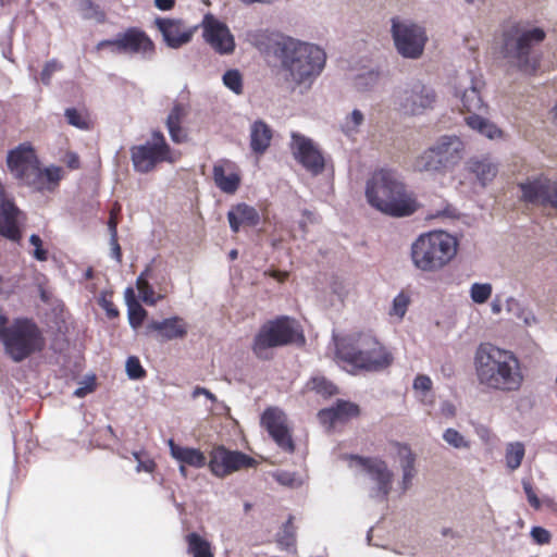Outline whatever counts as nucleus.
<instances>
[{
	"label": "nucleus",
	"mask_w": 557,
	"mask_h": 557,
	"mask_svg": "<svg viewBox=\"0 0 557 557\" xmlns=\"http://www.w3.org/2000/svg\"><path fill=\"white\" fill-rule=\"evenodd\" d=\"M230 408L224 405L223 403H220L216 397L211 393V416H218V414H228Z\"/></svg>",
	"instance_id": "obj_64"
},
{
	"label": "nucleus",
	"mask_w": 557,
	"mask_h": 557,
	"mask_svg": "<svg viewBox=\"0 0 557 557\" xmlns=\"http://www.w3.org/2000/svg\"><path fill=\"white\" fill-rule=\"evenodd\" d=\"M391 34L397 52L406 59H419L428 42L425 28L409 20L398 16L391 20Z\"/></svg>",
	"instance_id": "obj_11"
},
{
	"label": "nucleus",
	"mask_w": 557,
	"mask_h": 557,
	"mask_svg": "<svg viewBox=\"0 0 557 557\" xmlns=\"http://www.w3.org/2000/svg\"><path fill=\"white\" fill-rule=\"evenodd\" d=\"M125 372L131 381L143 380L146 375V370L137 356H128L125 361Z\"/></svg>",
	"instance_id": "obj_47"
},
{
	"label": "nucleus",
	"mask_w": 557,
	"mask_h": 557,
	"mask_svg": "<svg viewBox=\"0 0 557 557\" xmlns=\"http://www.w3.org/2000/svg\"><path fill=\"white\" fill-rule=\"evenodd\" d=\"M211 48L220 54H231L235 49V40L228 27L211 15Z\"/></svg>",
	"instance_id": "obj_28"
},
{
	"label": "nucleus",
	"mask_w": 557,
	"mask_h": 557,
	"mask_svg": "<svg viewBox=\"0 0 557 557\" xmlns=\"http://www.w3.org/2000/svg\"><path fill=\"white\" fill-rule=\"evenodd\" d=\"M27 223V214L4 186H0V237L20 245Z\"/></svg>",
	"instance_id": "obj_14"
},
{
	"label": "nucleus",
	"mask_w": 557,
	"mask_h": 557,
	"mask_svg": "<svg viewBox=\"0 0 557 557\" xmlns=\"http://www.w3.org/2000/svg\"><path fill=\"white\" fill-rule=\"evenodd\" d=\"M525 454L524 445L521 442L509 443L506 447L505 460L510 470H516L521 466Z\"/></svg>",
	"instance_id": "obj_36"
},
{
	"label": "nucleus",
	"mask_w": 557,
	"mask_h": 557,
	"mask_svg": "<svg viewBox=\"0 0 557 557\" xmlns=\"http://www.w3.org/2000/svg\"><path fill=\"white\" fill-rule=\"evenodd\" d=\"M350 458L376 483V486L370 491V497L377 502H385L391 493L394 476L387 463L379 458L361 457L358 455H351Z\"/></svg>",
	"instance_id": "obj_18"
},
{
	"label": "nucleus",
	"mask_w": 557,
	"mask_h": 557,
	"mask_svg": "<svg viewBox=\"0 0 557 557\" xmlns=\"http://www.w3.org/2000/svg\"><path fill=\"white\" fill-rule=\"evenodd\" d=\"M7 166L20 186L28 187L34 193H53L63 178L61 166L41 165L29 143H22L9 150Z\"/></svg>",
	"instance_id": "obj_3"
},
{
	"label": "nucleus",
	"mask_w": 557,
	"mask_h": 557,
	"mask_svg": "<svg viewBox=\"0 0 557 557\" xmlns=\"http://www.w3.org/2000/svg\"><path fill=\"white\" fill-rule=\"evenodd\" d=\"M483 86V81L472 72H467L459 77L456 94L460 96L463 108L472 114L485 110V104L481 97Z\"/></svg>",
	"instance_id": "obj_21"
},
{
	"label": "nucleus",
	"mask_w": 557,
	"mask_h": 557,
	"mask_svg": "<svg viewBox=\"0 0 557 557\" xmlns=\"http://www.w3.org/2000/svg\"><path fill=\"white\" fill-rule=\"evenodd\" d=\"M272 131L263 121H256L250 128V148L256 153H263L270 146Z\"/></svg>",
	"instance_id": "obj_30"
},
{
	"label": "nucleus",
	"mask_w": 557,
	"mask_h": 557,
	"mask_svg": "<svg viewBox=\"0 0 557 557\" xmlns=\"http://www.w3.org/2000/svg\"><path fill=\"white\" fill-rule=\"evenodd\" d=\"M133 168L138 173H149L163 161H172L171 156H161L149 148L148 144L135 145L131 148Z\"/></svg>",
	"instance_id": "obj_25"
},
{
	"label": "nucleus",
	"mask_w": 557,
	"mask_h": 557,
	"mask_svg": "<svg viewBox=\"0 0 557 557\" xmlns=\"http://www.w3.org/2000/svg\"><path fill=\"white\" fill-rule=\"evenodd\" d=\"M475 368L481 383L499 382L519 383L522 380L519 361L508 350L492 344H481L475 352Z\"/></svg>",
	"instance_id": "obj_6"
},
{
	"label": "nucleus",
	"mask_w": 557,
	"mask_h": 557,
	"mask_svg": "<svg viewBox=\"0 0 557 557\" xmlns=\"http://www.w3.org/2000/svg\"><path fill=\"white\" fill-rule=\"evenodd\" d=\"M317 416H318L320 423L323 425L333 426L336 422H339L338 416H337L333 405L330 407L320 409L318 411Z\"/></svg>",
	"instance_id": "obj_58"
},
{
	"label": "nucleus",
	"mask_w": 557,
	"mask_h": 557,
	"mask_svg": "<svg viewBox=\"0 0 557 557\" xmlns=\"http://www.w3.org/2000/svg\"><path fill=\"white\" fill-rule=\"evenodd\" d=\"M70 339L62 326H58L51 337L49 349L51 351L50 362L57 364V376H64L65 373H77L82 362V354L70 348Z\"/></svg>",
	"instance_id": "obj_15"
},
{
	"label": "nucleus",
	"mask_w": 557,
	"mask_h": 557,
	"mask_svg": "<svg viewBox=\"0 0 557 557\" xmlns=\"http://www.w3.org/2000/svg\"><path fill=\"white\" fill-rule=\"evenodd\" d=\"M260 424L283 451L293 454L295 443L287 425V416L278 407H268L260 416Z\"/></svg>",
	"instance_id": "obj_17"
},
{
	"label": "nucleus",
	"mask_w": 557,
	"mask_h": 557,
	"mask_svg": "<svg viewBox=\"0 0 557 557\" xmlns=\"http://www.w3.org/2000/svg\"><path fill=\"white\" fill-rule=\"evenodd\" d=\"M336 357L350 374L380 372L393 362L392 354L370 333H356L336 341Z\"/></svg>",
	"instance_id": "obj_2"
},
{
	"label": "nucleus",
	"mask_w": 557,
	"mask_h": 557,
	"mask_svg": "<svg viewBox=\"0 0 557 557\" xmlns=\"http://www.w3.org/2000/svg\"><path fill=\"white\" fill-rule=\"evenodd\" d=\"M227 220L231 230L237 233L242 226H257L260 222V214L253 207L247 203H238L230 209Z\"/></svg>",
	"instance_id": "obj_27"
},
{
	"label": "nucleus",
	"mask_w": 557,
	"mask_h": 557,
	"mask_svg": "<svg viewBox=\"0 0 557 557\" xmlns=\"http://www.w3.org/2000/svg\"><path fill=\"white\" fill-rule=\"evenodd\" d=\"M108 230L110 233L111 257L116 262L121 263L123 253H122V248L119 244L117 227L114 223H109Z\"/></svg>",
	"instance_id": "obj_54"
},
{
	"label": "nucleus",
	"mask_w": 557,
	"mask_h": 557,
	"mask_svg": "<svg viewBox=\"0 0 557 557\" xmlns=\"http://www.w3.org/2000/svg\"><path fill=\"white\" fill-rule=\"evenodd\" d=\"M156 334V338L161 342L183 339L187 333V324L180 315H171L162 320H151L141 332L145 336Z\"/></svg>",
	"instance_id": "obj_22"
},
{
	"label": "nucleus",
	"mask_w": 557,
	"mask_h": 557,
	"mask_svg": "<svg viewBox=\"0 0 557 557\" xmlns=\"http://www.w3.org/2000/svg\"><path fill=\"white\" fill-rule=\"evenodd\" d=\"M273 54L280 61L281 75L289 89L308 91L322 73L326 53L319 46L283 34L268 37Z\"/></svg>",
	"instance_id": "obj_1"
},
{
	"label": "nucleus",
	"mask_w": 557,
	"mask_h": 557,
	"mask_svg": "<svg viewBox=\"0 0 557 557\" xmlns=\"http://www.w3.org/2000/svg\"><path fill=\"white\" fill-rule=\"evenodd\" d=\"M62 65L55 60H49L45 63L41 72H40V81L45 86H49L51 84L52 75L61 70Z\"/></svg>",
	"instance_id": "obj_56"
},
{
	"label": "nucleus",
	"mask_w": 557,
	"mask_h": 557,
	"mask_svg": "<svg viewBox=\"0 0 557 557\" xmlns=\"http://www.w3.org/2000/svg\"><path fill=\"white\" fill-rule=\"evenodd\" d=\"M466 122L469 127L486 136L490 139H494L500 136L502 134L500 129L495 124L484 119L479 113H474L467 116Z\"/></svg>",
	"instance_id": "obj_34"
},
{
	"label": "nucleus",
	"mask_w": 557,
	"mask_h": 557,
	"mask_svg": "<svg viewBox=\"0 0 557 557\" xmlns=\"http://www.w3.org/2000/svg\"><path fill=\"white\" fill-rule=\"evenodd\" d=\"M28 242L34 247L32 252L33 258L40 262L47 261L49 258V251L44 247V243L39 234H30Z\"/></svg>",
	"instance_id": "obj_52"
},
{
	"label": "nucleus",
	"mask_w": 557,
	"mask_h": 557,
	"mask_svg": "<svg viewBox=\"0 0 557 557\" xmlns=\"http://www.w3.org/2000/svg\"><path fill=\"white\" fill-rule=\"evenodd\" d=\"M84 357L82 356V362L79 370L77 373H65L64 376H57V380H63L64 383H96V374L95 373H87L84 376L82 375L83 369H84Z\"/></svg>",
	"instance_id": "obj_51"
},
{
	"label": "nucleus",
	"mask_w": 557,
	"mask_h": 557,
	"mask_svg": "<svg viewBox=\"0 0 557 557\" xmlns=\"http://www.w3.org/2000/svg\"><path fill=\"white\" fill-rule=\"evenodd\" d=\"M4 352L14 362H22L40 352L46 345L37 323L27 317H17L11 322L10 332L2 343Z\"/></svg>",
	"instance_id": "obj_7"
},
{
	"label": "nucleus",
	"mask_w": 557,
	"mask_h": 557,
	"mask_svg": "<svg viewBox=\"0 0 557 557\" xmlns=\"http://www.w3.org/2000/svg\"><path fill=\"white\" fill-rule=\"evenodd\" d=\"M170 446L173 457L176 458L177 460L197 468L202 467L205 465L206 458L203 454L200 453L199 450L177 446L174 444L173 441H170Z\"/></svg>",
	"instance_id": "obj_33"
},
{
	"label": "nucleus",
	"mask_w": 557,
	"mask_h": 557,
	"mask_svg": "<svg viewBox=\"0 0 557 557\" xmlns=\"http://www.w3.org/2000/svg\"><path fill=\"white\" fill-rule=\"evenodd\" d=\"M396 453L399 460L400 469L410 468L416 466L417 456L411 450L410 446L405 443H396Z\"/></svg>",
	"instance_id": "obj_48"
},
{
	"label": "nucleus",
	"mask_w": 557,
	"mask_h": 557,
	"mask_svg": "<svg viewBox=\"0 0 557 557\" xmlns=\"http://www.w3.org/2000/svg\"><path fill=\"white\" fill-rule=\"evenodd\" d=\"M523 491L525 493L529 504L533 508L539 509L541 507V502H540L539 497L536 496L535 492L533 491L532 485L529 482H523Z\"/></svg>",
	"instance_id": "obj_63"
},
{
	"label": "nucleus",
	"mask_w": 557,
	"mask_h": 557,
	"mask_svg": "<svg viewBox=\"0 0 557 557\" xmlns=\"http://www.w3.org/2000/svg\"><path fill=\"white\" fill-rule=\"evenodd\" d=\"M276 541L280 546L284 548H290L296 543V528L293 523V516L282 524L281 529L276 534Z\"/></svg>",
	"instance_id": "obj_38"
},
{
	"label": "nucleus",
	"mask_w": 557,
	"mask_h": 557,
	"mask_svg": "<svg viewBox=\"0 0 557 557\" xmlns=\"http://www.w3.org/2000/svg\"><path fill=\"white\" fill-rule=\"evenodd\" d=\"M290 149L294 158L312 175L317 176L324 171L325 159L310 138L293 133Z\"/></svg>",
	"instance_id": "obj_20"
},
{
	"label": "nucleus",
	"mask_w": 557,
	"mask_h": 557,
	"mask_svg": "<svg viewBox=\"0 0 557 557\" xmlns=\"http://www.w3.org/2000/svg\"><path fill=\"white\" fill-rule=\"evenodd\" d=\"M154 27L161 34L163 44L170 49H180L193 40L197 29L201 27V36L209 44V11L202 14L200 24L186 27L183 18L157 16Z\"/></svg>",
	"instance_id": "obj_12"
},
{
	"label": "nucleus",
	"mask_w": 557,
	"mask_h": 557,
	"mask_svg": "<svg viewBox=\"0 0 557 557\" xmlns=\"http://www.w3.org/2000/svg\"><path fill=\"white\" fill-rule=\"evenodd\" d=\"M416 392V397L426 406L434 405L433 385H412Z\"/></svg>",
	"instance_id": "obj_57"
},
{
	"label": "nucleus",
	"mask_w": 557,
	"mask_h": 557,
	"mask_svg": "<svg viewBox=\"0 0 557 557\" xmlns=\"http://www.w3.org/2000/svg\"><path fill=\"white\" fill-rule=\"evenodd\" d=\"M470 298L474 304H485L492 296L493 287L490 283H473L470 286Z\"/></svg>",
	"instance_id": "obj_46"
},
{
	"label": "nucleus",
	"mask_w": 557,
	"mask_h": 557,
	"mask_svg": "<svg viewBox=\"0 0 557 557\" xmlns=\"http://www.w3.org/2000/svg\"><path fill=\"white\" fill-rule=\"evenodd\" d=\"M215 185L225 194H235L240 184V175L235 163L224 161L213 168Z\"/></svg>",
	"instance_id": "obj_26"
},
{
	"label": "nucleus",
	"mask_w": 557,
	"mask_h": 557,
	"mask_svg": "<svg viewBox=\"0 0 557 557\" xmlns=\"http://www.w3.org/2000/svg\"><path fill=\"white\" fill-rule=\"evenodd\" d=\"M440 159L445 172L448 173L457 166L462 159L463 144L457 136H442L431 146Z\"/></svg>",
	"instance_id": "obj_23"
},
{
	"label": "nucleus",
	"mask_w": 557,
	"mask_h": 557,
	"mask_svg": "<svg viewBox=\"0 0 557 557\" xmlns=\"http://www.w3.org/2000/svg\"><path fill=\"white\" fill-rule=\"evenodd\" d=\"M380 74L377 71L370 70L358 74L354 79V86L359 91L371 90L379 82Z\"/></svg>",
	"instance_id": "obj_44"
},
{
	"label": "nucleus",
	"mask_w": 557,
	"mask_h": 557,
	"mask_svg": "<svg viewBox=\"0 0 557 557\" xmlns=\"http://www.w3.org/2000/svg\"><path fill=\"white\" fill-rule=\"evenodd\" d=\"M457 247V239L444 231L424 233L411 245V260L423 272H436L453 260Z\"/></svg>",
	"instance_id": "obj_5"
},
{
	"label": "nucleus",
	"mask_w": 557,
	"mask_h": 557,
	"mask_svg": "<svg viewBox=\"0 0 557 557\" xmlns=\"http://www.w3.org/2000/svg\"><path fill=\"white\" fill-rule=\"evenodd\" d=\"M436 94L421 81H413L398 87L393 94V103L405 115H421L434 108Z\"/></svg>",
	"instance_id": "obj_13"
},
{
	"label": "nucleus",
	"mask_w": 557,
	"mask_h": 557,
	"mask_svg": "<svg viewBox=\"0 0 557 557\" xmlns=\"http://www.w3.org/2000/svg\"><path fill=\"white\" fill-rule=\"evenodd\" d=\"M468 168L472 172L482 186H486L487 183L492 182L496 176L498 169L488 160L471 159L468 162Z\"/></svg>",
	"instance_id": "obj_32"
},
{
	"label": "nucleus",
	"mask_w": 557,
	"mask_h": 557,
	"mask_svg": "<svg viewBox=\"0 0 557 557\" xmlns=\"http://www.w3.org/2000/svg\"><path fill=\"white\" fill-rule=\"evenodd\" d=\"M109 49L114 55H139L140 59L150 61L156 55V44L151 37L138 26H128L117 32L113 37L100 40L96 51Z\"/></svg>",
	"instance_id": "obj_9"
},
{
	"label": "nucleus",
	"mask_w": 557,
	"mask_h": 557,
	"mask_svg": "<svg viewBox=\"0 0 557 557\" xmlns=\"http://www.w3.org/2000/svg\"><path fill=\"white\" fill-rule=\"evenodd\" d=\"M144 144L161 156H171V146L168 144L164 134L160 129L151 132V136Z\"/></svg>",
	"instance_id": "obj_43"
},
{
	"label": "nucleus",
	"mask_w": 557,
	"mask_h": 557,
	"mask_svg": "<svg viewBox=\"0 0 557 557\" xmlns=\"http://www.w3.org/2000/svg\"><path fill=\"white\" fill-rule=\"evenodd\" d=\"M222 82L226 88L232 90L236 95L243 94V76L236 69L227 70L223 76Z\"/></svg>",
	"instance_id": "obj_45"
},
{
	"label": "nucleus",
	"mask_w": 557,
	"mask_h": 557,
	"mask_svg": "<svg viewBox=\"0 0 557 557\" xmlns=\"http://www.w3.org/2000/svg\"><path fill=\"white\" fill-rule=\"evenodd\" d=\"M443 440L456 449L469 448L470 446L465 436L453 428H448L444 431Z\"/></svg>",
	"instance_id": "obj_50"
},
{
	"label": "nucleus",
	"mask_w": 557,
	"mask_h": 557,
	"mask_svg": "<svg viewBox=\"0 0 557 557\" xmlns=\"http://www.w3.org/2000/svg\"><path fill=\"white\" fill-rule=\"evenodd\" d=\"M531 536L536 544L544 545L549 543L550 533L543 527H533Z\"/></svg>",
	"instance_id": "obj_61"
},
{
	"label": "nucleus",
	"mask_w": 557,
	"mask_h": 557,
	"mask_svg": "<svg viewBox=\"0 0 557 557\" xmlns=\"http://www.w3.org/2000/svg\"><path fill=\"white\" fill-rule=\"evenodd\" d=\"M148 318V311L141 306V304L129 305L127 308V320L131 329L138 333L143 323Z\"/></svg>",
	"instance_id": "obj_40"
},
{
	"label": "nucleus",
	"mask_w": 557,
	"mask_h": 557,
	"mask_svg": "<svg viewBox=\"0 0 557 557\" xmlns=\"http://www.w3.org/2000/svg\"><path fill=\"white\" fill-rule=\"evenodd\" d=\"M506 309L509 313L515 315L517 319H520L523 321V323L528 326H531L537 322L536 317L534 313L524 308L519 300H517L513 297H509L506 300Z\"/></svg>",
	"instance_id": "obj_35"
},
{
	"label": "nucleus",
	"mask_w": 557,
	"mask_h": 557,
	"mask_svg": "<svg viewBox=\"0 0 557 557\" xmlns=\"http://www.w3.org/2000/svg\"><path fill=\"white\" fill-rule=\"evenodd\" d=\"M275 480L288 487H299L302 485V480L295 472L280 471L275 475Z\"/></svg>",
	"instance_id": "obj_55"
},
{
	"label": "nucleus",
	"mask_w": 557,
	"mask_h": 557,
	"mask_svg": "<svg viewBox=\"0 0 557 557\" xmlns=\"http://www.w3.org/2000/svg\"><path fill=\"white\" fill-rule=\"evenodd\" d=\"M441 160L434 153V149L429 147L424 151H422L412 162V169L416 172L420 173H430V174H446L444 168L442 166Z\"/></svg>",
	"instance_id": "obj_29"
},
{
	"label": "nucleus",
	"mask_w": 557,
	"mask_h": 557,
	"mask_svg": "<svg viewBox=\"0 0 557 557\" xmlns=\"http://www.w3.org/2000/svg\"><path fill=\"white\" fill-rule=\"evenodd\" d=\"M161 299H162V296L156 295L154 289L150 284H148V286L146 288H144L143 290H139V293H138L139 302H144L145 305L150 306V307L156 306L158 304V301Z\"/></svg>",
	"instance_id": "obj_59"
},
{
	"label": "nucleus",
	"mask_w": 557,
	"mask_h": 557,
	"mask_svg": "<svg viewBox=\"0 0 557 557\" xmlns=\"http://www.w3.org/2000/svg\"><path fill=\"white\" fill-rule=\"evenodd\" d=\"M305 338L296 320L280 317L263 324L253 339L252 350L259 359H271L272 349L294 343H304Z\"/></svg>",
	"instance_id": "obj_8"
},
{
	"label": "nucleus",
	"mask_w": 557,
	"mask_h": 557,
	"mask_svg": "<svg viewBox=\"0 0 557 557\" xmlns=\"http://www.w3.org/2000/svg\"><path fill=\"white\" fill-rule=\"evenodd\" d=\"M333 407L338 416L339 422L348 421L351 418H355L359 414V406L344 399H337Z\"/></svg>",
	"instance_id": "obj_41"
},
{
	"label": "nucleus",
	"mask_w": 557,
	"mask_h": 557,
	"mask_svg": "<svg viewBox=\"0 0 557 557\" xmlns=\"http://www.w3.org/2000/svg\"><path fill=\"white\" fill-rule=\"evenodd\" d=\"M133 456L137 461V466H136L137 472L144 471V472L152 473L154 471L157 465L152 459H150V458L141 459L140 453H137V451L133 453Z\"/></svg>",
	"instance_id": "obj_60"
},
{
	"label": "nucleus",
	"mask_w": 557,
	"mask_h": 557,
	"mask_svg": "<svg viewBox=\"0 0 557 557\" xmlns=\"http://www.w3.org/2000/svg\"><path fill=\"white\" fill-rule=\"evenodd\" d=\"M188 553L193 557H209V542L193 532L186 535Z\"/></svg>",
	"instance_id": "obj_39"
},
{
	"label": "nucleus",
	"mask_w": 557,
	"mask_h": 557,
	"mask_svg": "<svg viewBox=\"0 0 557 557\" xmlns=\"http://www.w3.org/2000/svg\"><path fill=\"white\" fill-rule=\"evenodd\" d=\"M545 36V32L540 27L513 26L504 33L502 53L519 67H525L532 47L542 42Z\"/></svg>",
	"instance_id": "obj_10"
},
{
	"label": "nucleus",
	"mask_w": 557,
	"mask_h": 557,
	"mask_svg": "<svg viewBox=\"0 0 557 557\" xmlns=\"http://www.w3.org/2000/svg\"><path fill=\"white\" fill-rule=\"evenodd\" d=\"M98 305L104 310L108 319H116L120 317V310L113 304L111 299V293L108 290H102L98 297Z\"/></svg>",
	"instance_id": "obj_49"
},
{
	"label": "nucleus",
	"mask_w": 557,
	"mask_h": 557,
	"mask_svg": "<svg viewBox=\"0 0 557 557\" xmlns=\"http://www.w3.org/2000/svg\"><path fill=\"white\" fill-rule=\"evenodd\" d=\"M364 122V115L359 109H354L351 113L346 115L343 123L341 124L342 132L351 137L359 133L360 126Z\"/></svg>",
	"instance_id": "obj_37"
},
{
	"label": "nucleus",
	"mask_w": 557,
	"mask_h": 557,
	"mask_svg": "<svg viewBox=\"0 0 557 557\" xmlns=\"http://www.w3.org/2000/svg\"><path fill=\"white\" fill-rule=\"evenodd\" d=\"M75 4L83 21H94L96 24L106 23V11L95 0H75Z\"/></svg>",
	"instance_id": "obj_31"
},
{
	"label": "nucleus",
	"mask_w": 557,
	"mask_h": 557,
	"mask_svg": "<svg viewBox=\"0 0 557 557\" xmlns=\"http://www.w3.org/2000/svg\"><path fill=\"white\" fill-rule=\"evenodd\" d=\"M403 471V478L400 482V490L401 493H405L412 484V480L417 474L416 466L410 468H404Z\"/></svg>",
	"instance_id": "obj_62"
},
{
	"label": "nucleus",
	"mask_w": 557,
	"mask_h": 557,
	"mask_svg": "<svg viewBox=\"0 0 557 557\" xmlns=\"http://www.w3.org/2000/svg\"><path fill=\"white\" fill-rule=\"evenodd\" d=\"M64 117L69 125L74 126L82 131H87L90 123L85 114L75 107H69L64 110Z\"/></svg>",
	"instance_id": "obj_42"
},
{
	"label": "nucleus",
	"mask_w": 557,
	"mask_h": 557,
	"mask_svg": "<svg viewBox=\"0 0 557 557\" xmlns=\"http://www.w3.org/2000/svg\"><path fill=\"white\" fill-rule=\"evenodd\" d=\"M189 109V103L174 101L165 119V127L169 136L176 145L187 141L188 132L187 128L183 126V123L188 116Z\"/></svg>",
	"instance_id": "obj_24"
},
{
	"label": "nucleus",
	"mask_w": 557,
	"mask_h": 557,
	"mask_svg": "<svg viewBox=\"0 0 557 557\" xmlns=\"http://www.w3.org/2000/svg\"><path fill=\"white\" fill-rule=\"evenodd\" d=\"M366 197L373 208L391 216H409L418 208L399 175L392 170L381 169L372 174L367 182Z\"/></svg>",
	"instance_id": "obj_4"
},
{
	"label": "nucleus",
	"mask_w": 557,
	"mask_h": 557,
	"mask_svg": "<svg viewBox=\"0 0 557 557\" xmlns=\"http://www.w3.org/2000/svg\"><path fill=\"white\" fill-rule=\"evenodd\" d=\"M257 461L239 450H230L224 446L211 450V474L223 478L243 468H252Z\"/></svg>",
	"instance_id": "obj_19"
},
{
	"label": "nucleus",
	"mask_w": 557,
	"mask_h": 557,
	"mask_svg": "<svg viewBox=\"0 0 557 557\" xmlns=\"http://www.w3.org/2000/svg\"><path fill=\"white\" fill-rule=\"evenodd\" d=\"M410 302V298L405 293H399L393 300L392 309L389 311L391 315L397 317L399 320H401L407 310Z\"/></svg>",
	"instance_id": "obj_53"
},
{
	"label": "nucleus",
	"mask_w": 557,
	"mask_h": 557,
	"mask_svg": "<svg viewBox=\"0 0 557 557\" xmlns=\"http://www.w3.org/2000/svg\"><path fill=\"white\" fill-rule=\"evenodd\" d=\"M518 187L525 203L557 209V182L541 175L527 178Z\"/></svg>",
	"instance_id": "obj_16"
}]
</instances>
